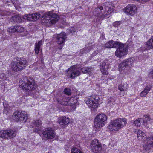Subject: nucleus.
<instances>
[{"mask_svg": "<svg viewBox=\"0 0 153 153\" xmlns=\"http://www.w3.org/2000/svg\"><path fill=\"white\" fill-rule=\"evenodd\" d=\"M105 48H115L117 50L115 52V55L118 57H121L127 53L128 49L124 44L121 43L111 40L105 45Z\"/></svg>", "mask_w": 153, "mask_h": 153, "instance_id": "obj_1", "label": "nucleus"}, {"mask_svg": "<svg viewBox=\"0 0 153 153\" xmlns=\"http://www.w3.org/2000/svg\"><path fill=\"white\" fill-rule=\"evenodd\" d=\"M27 62L24 58H14L11 62V68L12 70L14 71H18L25 68L27 66Z\"/></svg>", "mask_w": 153, "mask_h": 153, "instance_id": "obj_2", "label": "nucleus"}, {"mask_svg": "<svg viewBox=\"0 0 153 153\" xmlns=\"http://www.w3.org/2000/svg\"><path fill=\"white\" fill-rule=\"evenodd\" d=\"M127 123L126 119L120 118L111 121L107 128L110 131H117L126 126Z\"/></svg>", "mask_w": 153, "mask_h": 153, "instance_id": "obj_3", "label": "nucleus"}, {"mask_svg": "<svg viewBox=\"0 0 153 153\" xmlns=\"http://www.w3.org/2000/svg\"><path fill=\"white\" fill-rule=\"evenodd\" d=\"M42 17L43 18L44 22L45 25L48 27L55 24L59 19L58 15L55 13L52 14L50 12L45 13Z\"/></svg>", "mask_w": 153, "mask_h": 153, "instance_id": "obj_4", "label": "nucleus"}, {"mask_svg": "<svg viewBox=\"0 0 153 153\" xmlns=\"http://www.w3.org/2000/svg\"><path fill=\"white\" fill-rule=\"evenodd\" d=\"M111 7L112 5L111 2L104 3L103 6H100L99 7L100 12L97 14V16L100 18L107 17V16L113 11V9L111 8Z\"/></svg>", "mask_w": 153, "mask_h": 153, "instance_id": "obj_5", "label": "nucleus"}, {"mask_svg": "<svg viewBox=\"0 0 153 153\" xmlns=\"http://www.w3.org/2000/svg\"><path fill=\"white\" fill-rule=\"evenodd\" d=\"M26 80L27 82H25L23 81H20V86L27 91H30L35 89L36 88V86L35 84V81L33 79L30 77H27Z\"/></svg>", "mask_w": 153, "mask_h": 153, "instance_id": "obj_6", "label": "nucleus"}, {"mask_svg": "<svg viewBox=\"0 0 153 153\" xmlns=\"http://www.w3.org/2000/svg\"><path fill=\"white\" fill-rule=\"evenodd\" d=\"M107 120L106 116L103 114L97 115L94 121V126L96 128H99L102 127Z\"/></svg>", "mask_w": 153, "mask_h": 153, "instance_id": "obj_7", "label": "nucleus"}, {"mask_svg": "<svg viewBox=\"0 0 153 153\" xmlns=\"http://www.w3.org/2000/svg\"><path fill=\"white\" fill-rule=\"evenodd\" d=\"M98 99L97 96L93 95L86 99L85 101L91 110H94L98 107V105L97 101Z\"/></svg>", "mask_w": 153, "mask_h": 153, "instance_id": "obj_8", "label": "nucleus"}, {"mask_svg": "<svg viewBox=\"0 0 153 153\" xmlns=\"http://www.w3.org/2000/svg\"><path fill=\"white\" fill-rule=\"evenodd\" d=\"M74 98H70L69 97L65 96V94L62 95L57 99L58 103L63 105H73L76 103V100L75 99L74 102H71L74 100Z\"/></svg>", "mask_w": 153, "mask_h": 153, "instance_id": "obj_9", "label": "nucleus"}, {"mask_svg": "<svg viewBox=\"0 0 153 153\" xmlns=\"http://www.w3.org/2000/svg\"><path fill=\"white\" fill-rule=\"evenodd\" d=\"M67 76L73 79L80 75L81 72L76 65L71 66L65 71Z\"/></svg>", "mask_w": 153, "mask_h": 153, "instance_id": "obj_10", "label": "nucleus"}, {"mask_svg": "<svg viewBox=\"0 0 153 153\" xmlns=\"http://www.w3.org/2000/svg\"><path fill=\"white\" fill-rule=\"evenodd\" d=\"M134 60V58L131 57L124 60L119 65L120 71L122 73V71H125L128 69L130 68L133 64Z\"/></svg>", "mask_w": 153, "mask_h": 153, "instance_id": "obj_11", "label": "nucleus"}, {"mask_svg": "<svg viewBox=\"0 0 153 153\" xmlns=\"http://www.w3.org/2000/svg\"><path fill=\"white\" fill-rule=\"evenodd\" d=\"M12 118L16 122H26L28 118V115L23 111H16L12 116Z\"/></svg>", "mask_w": 153, "mask_h": 153, "instance_id": "obj_12", "label": "nucleus"}, {"mask_svg": "<svg viewBox=\"0 0 153 153\" xmlns=\"http://www.w3.org/2000/svg\"><path fill=\"white\" fill-rule=\"evenodd\" d=\"M91 150L93 152L99 153L102 151L101 144L97 139L92 141L91 143Z\"/></svg>", "mask_w": 153, "mask_h": 153, "instance_id": "obj_13", "label": "nucleus"}, {"mask_svg": "<svg viewBox=\"0 0 153 153\" xmlns=\"http://www.w3.org/2000/svg\"><path fill=\"white\" fill-rule=\"evenodd\" d=\"M43 137L47 139H52L55 135V131L51 128H45L42 132Z\"/></svg>", "mask_w": 153, "mask_h": 153, "instance_id": "obj_14", "label": "nucleus"}, {"mask_svg": "<svg viewBox=\"0 0 153 153\" xmlns=\"http://www.w3.org/2000/svg\"><path fill=\"white\" fill-rule=\"evenodd\" d=\"M137 9L136 6L131 4L127 5L123 11L127 15L133 16L135 13Z\"/></svg>", "mask_w": 153, "mask_h": 153, "instance_id": "obj_15", "label": "nucleus"}, {"mask_svg": "<svg viewBox=\"0 0 153 153\" xmlns=\"http://www.w3.org/2000/svg\"><path fill=\"white\" fill-rule=\"evenodd\" d=\"M110 67V64L108 61L107 59L104 60L103 62L100 64V71L104 74H108L107 70Z\"/></svg>", "mask_w": 153, "mask_h": 153, "instance_id": "obj_16", "label": "nucleus"}, {"mask_svg": "<svg viewBox=\"0 0 153 153\" xmlns=\"http://www.w3.org/2000/svg\"><path fill=\"white\" fill-rule=\"evenodd\" d=\"M33 126L36 127L34 132L38 133L39 132L41 131L43 129L42 126V123L41 120L40 119L37 120L33 121Z\"/></svg>", "mask_w": 153, "mask_h": 153, "instance_id": "obj_17", "label": "nucleus"}, {"mask_svg": "<svg viewBox=\"0 0 153 153\" xmlns=\"http://www.w3.org/2000/svg\"><path fill=\"white\" fill-rule=\"evenodd\" d=\"M146 141L147 143L144 145V147L145 150L147 151L153 147V134L146 139Z\"/></svg>", "mask_w": 153, "mask_h": 153, "instance_id": "obj_18", "label": "nucleus"}, {"mask_svg": "<svg viewBox=\"0 0 153 153\" xmlns=\"http://www.w3.org/2000/svg\"><path fill=\"white\" fill-rule=\"evenodd\" d=\"M67 38L66 33L64 32H61L58 34L56 36L57 42L59 44H63Z\"/></svg>", "mask_w": 153, "mask_h": 153, "instance_id": "obj_19", "label": "nucleus"}, {"mask_svg": "<svg viewBox=\"0 0 153 153\" xmlns=\"http://www.w3.org/2000/svg\"><path fill=\"white\" fill-rule=\"evenodd\" d=\"M116 100V98L114 97H110L107 100L106 104V107L108 108H111L113 107L115 104Z\"/></svg>", "mask_w": 153, "mask_h": 153, "instance_id": "obj_20", "label": "nucleus"}, {"mask_svg": "<svg viewBox=\"0 0 153 153\" xmlns=\"http://www.w3.org/2000/svg\"><path fill=\"white\" fill-rule=\"evenodd\" d=\"M152 88L151 85H147L145 87L144 90L140 93V95L142 97H145L150 91Z\"/></svg>", "mask_w": 153, "mask_h": 153, "instance_id": "obj_21", "label": "nucleus"}, {"mask_svg": "<svg viewBox=\"0 0 153 153\" xmlns=\"http://www.w3.org/2000/svg\"><path fill=\"white\" fill-rule=\"evenodd\" d=\"M83 73L90 75L94 71V68L91 67H83L81 69Z\"/></svg>", "mask_w": 153, "mask_h": 153, "instance_id": "obj_22", "label": "nucleus"}, {"mask_svg": "<svg viewBox=\"0 0 153 153\" xmlns=\"http://www.w3.org/2000/svg\"><path fill=\"white\" fill-rule=\"evenodd\" d=\"M137 136L139 139L142 141L145 140L146 138L145 134L141 130H138L137 132Z\"/></svg>", "mask_w": 153, "mask_h": 153, "instance_id": "obj_23", "label": "nucleus"}, {"mask_svg": "<svg viewBox=\"0 0 153 153\" xmlns=\"http://www.w3.org/2000/svg\"><path fill=\"white\" fill-rule=\"evenodd\" d=\"M70 122L68 118L65 117H60L59 120V123L61 125H66L68 124Z\"/></svg>", "mask_w": 153, "mask_h": 153, "instance_id": "obj_24", "label": "nucleus"}, {"mask_svg": "<svg viewBox=\"0 0 153 153\" xmlns=\"http://www.w3.org/2000/svg\"><path fill=\"white\" fill-rule=\"evenodd\" d=\"M128 87V85L126 82H123L119 85L118 89L121 91H123L124 93L125 91H126L127 90Z\"/></svg>", "mask_w": 153, "mask_h": 153, "instance_id": "obj_25", "label": "nucleus"}, {"mask_svg": "<svg viewBox=\"0 0 153 153\" xmlns=\"http://www.w3.org/2000/svg\"><path fill=\"white\" fill-rule=\"evenodd\" d=\"M42 45V40L39 41L38 43L36 42L35 45V51L36 54H38L40 49V48Z\"/></svg>", "mask_w": 153, "mask_h": 153, "instance_id": "obj_26", "label": "nucleus"}, {"mask_svg": "<svg viewBox=\"0 0 153 153\" xmlns=\"http://www.w3.org/2000/svg\"><path fill=\"white\" fill-rule=\"evenodd\" d=\"M7 139H11L14 137L16 135V133L15 131H14L12 130H7Z\"/></svg>", "mask_w": 153, "mask_h": 153, "instance_id": "obj_27", "label": "nucleus"}, {"mask_svg": "<svg viewBox=\"0 0 153 153\" xmlns=\"http://www.w3.org/2000/svg\"><path fill=\"white\" fill-rule=\"evenodd\" d=\"M11 20L15 22L20 23L22 21L21 18L19 15H15L11 17Z\"/></svg>", "mask_w": 153, "mask_h": 153, "instance_id": "obj_28", "label": "nucleus"}, {"mask_svg": "<svg viewBox=\"0 0 153 153\" xmlns=\"http://www.w3.org/2000/svg\"><path fill=\"white\" fill-rule=\"evenodd\" d=\"M146 45L149 49L153 48V36L146 42Z\"/></svg>", "mask_w": 153, "mask_h": 153, "instance_id": "obj_29", "label": "nucleus"}, {"mask_svg": "<svg viewBox=\"0 0 153 153\" xmlns=\"http://www.w3.org/2000/svg\"><path fill=\"white\" fill-rule=\"evenodd\" d=\"M7 130L1 131H0V137L7 139V137H8V136L7 134Z\"/></svg>", "mask_w": 153, "mask_h": 153, "instance_id": "obj_30", "label": "nucleus"}, {"mask_svg": "<svg viewBox=\"0 0 153 153\" xmlns=\"http://www.w3.org/2000/svg\"><path fill=\"white\" fill-rule=\"evenodd\" d=\"M16 32L21 33L25 31L23 27L19 25L16 26Z\"/></svg>", "mask_w": 153, "mask_h": 153, "instance_id": "obj_31", "label": "nucleus"}, {"mask_svg": "<svg viewBox=\"0 0 153 153\" xmlns=\"http://www.w3.org/2000/svg\"><path fill=\"white\" fill-rule=\"evenodd\" d=\"M142 119V118H139L135 120L134 122V125L135 126H140L141 125L140 121Z\"/></svg>", "mask_w": 153, "mask_h": 153, "instance_id": "obj_32", "label": "nucleus"}, {"mask_svg": "<svg viewBox=\"0 0 153 153\" xmlns=\"http://www.w3.org/2000/svg\"><path fill=\"white\" fill-rule=\"evenodd\" d=\"M31 15L32 16L31 18L33 19V21H35L37 19H39L40 16V14L39 13L31 14Z\"/></svg>", "mask_w": 153, "mask_h": 153, "instance_id": "obj_33", "label": "nucleus"}, {"mask_svg": "<svg viewBox=\"0 0 153 153\" xmlns=\"http://www.w3.org/2000/svg\"><path fill=\"white\" fill-rule=\"evenodd\" d=\"M31 14H26L23 17V19L29 21H33V19L31 18Z\"/></svg>", "mask_w": 153, "mask_h": 153, "instance_id": "obj_34", "label": "nucleus"}, {"mask_svg": "<svg viewBox=\"0 0 153 153\" xmlns=\"http://www.w3.org/2000/svg\"><path fill=\"white\" fill-rule=\"evenodd\" d=\"M16 26L10 27L8 29V31L10 33L16 32Z\"/></svg>", "mask_w": 153, "mask_h": 153, "instance_id": "obj_35", "label": "nucleus"}, {"mask_svg": "<svg viewBox=\"0 0 153 153\" xmlns=\"http://www.w3.org/2000/svg\"><path fill=\"white\" fill-rule=\"evenodd\" d=\"M65 94L68 95H70L71 94V91L69 88H65L63 91Z\"/></svg>", "mask_w": 153, "mask_h": 153, "instance_id": "obj_36", "label": "nucleus"}, {"mask_svg": "<svg viewBox=\"0 0 153 153\" xmlns=\"http://www.w3.org/2000/svg\"><path fill=\"white\" fill-rule=\"evenodd\" d=\"M80 150L76 147H73L71 150V153H79Z\"/></svg>", "mask_w": 153, "mask_h": 153, "instance_id": "obj_37", "label": "nucleus"}, {"mask_svg": "<svg viewBox=\"0 0 153 153\" xmlns=\"http://www.w3.org/2000/svg\"><path fill=\"white\" fill-rule=\"evenodd\" d=\"M121 23V22L120 21H116L113 23V25L115 27H117L118 25H120Z\"/></svg>", "mask_w": 153, "mask_h": 153, "instance_id": "obj_38", "label": "nucleus"}, {"mask_svg": "<svg viewBox=\"0 0 153 153\" xmlns=\"http://www.w3.org/2000/svg\"><path fill=\"white\" fill-rule=\"evenodd\" d=\"M0 78L2 79L5 80L6 79L5 74L3 73L1 74L0 75Z\"/></svg>", "mask_w": 153, "mask_h": 153, "instance_id": "obj_39", "label": "nucleus"}, {"mask_svg": "<svg viewBox=\"0 0 153 153\" xmlns=\"http://www.w3.org/2000/svg\"><path fill=\"white\" fill-rule=\"evenodd\" d=\"M143 117V119L147 121H149L150 120V118L149 116H148L146 115H144Z\"/></svg>", "mask_w": 153, "mask_h": 153, "instance_id": "obj_40", "label": "nucleus"}, {"mask_svg": "<svg viewBox=\"0 0 153 153\" xmlns=\"http://www.w3.org/2000/svg\"><path fill=\"white\" fill-rule=\"evenodd\" d=\"M76 30V28L74 27H71L70 29V31L71 33H74L75 32Z\"/></svg>", "mask_w": 153, "mask_h": 153, "instance_id": "obj_41", "label": "nucleus"}, {"mask_svg": "<svg viewBox=\"0 0 153 153\" xmlns=\"http://www.w3.org/2000/svg\"><path fill=\"white\" fill-rule=\"evenodd\" d=\"M149 77H152V78H153V70L151 71L149 73Z\"/></svg>", "mask_w": 153, "mask_h": 153, "instance_id": "obj_42", "label": "nucleus"}, {"mask_svg": "<svg viewBox=\"0 0 153 153\" xmlns=\"http://www.w3.org/2000/svg\"><path fill=\"white\" fill-rule=\"evenodd\" d=\"M147 121H146V120L143 119V123L144 126H146L147 125Z\"/></svg>", "mask_w": 153, "mask_h": 153, "instance_id": "obj_43", "label": "nucleus"}, {"mask_svg": "<svg viewBox=\"0 0 153 153\" xmlns=\"http://www.w3.org/2000/svg\"><path fill=\"white\" fill-rule=\"evenodd\" d=\"M95 12H96V11H97V10H98H98H99V8H97V9H95Z\"/></svg>", "mask_w": 153, "mask_h": 153, "instance_id": "obj_44", "label": "nucleus"}, {"mask_svg": "<svg viewBox=\"0 0 153 153\" xmlns=\"http://www.w3.org/2000/svg\"><path fill=\"white\" fill-rule=\"evenodd\" d=\"M94 55H95V53H93Z\"/></svg>", "mask_w": 153, "mask_h": 153, "instance_id": "obj_45", "label": "nucleus"}]
</instances>
